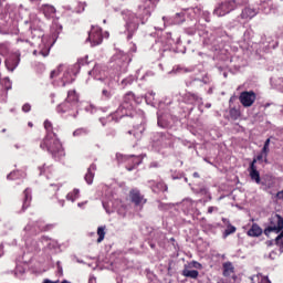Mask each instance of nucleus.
Instances as JSON below:
<instances>
[{
    "instance_id": "19",
    "label": "nucleus",
    "mask_w": 283,
    "mask_h": 283,
    "mask_svg": "<svg viewBox=\"0 0 283 283\" xmlns=\"http://www.w3.org/2000/svg\"><path fill=\"white\" fill-rule=\"evenodd\" d=\"M19 63H21V56L19 54H13L6 60V67L9 72H13L19 67Z\"/></svg>"
},
{
    "instance_id": "3",
    "label": "nucleus",
    "mask_w": 283,
    "mask_h": 283,
    "mask_svg": "<svg viewBox=\"0 0 283 283\" xmlns=\"http://www.w3.org/2000/svg\"><path fill=\"white\" fill-rule=\"evenodd\" d=\"M149 17H151V7L146 2L144 6L138 7L137 15L132 13V11H127L126 13V32H128L127 39L128 41L134 38L136 31L138 30V25H145L147 21H149Z\"/></svg>"
},
{
    "instance_id": "39",
    "label": "nucleus",
    "mask_w": 283,
    "mask_h": 283,
    "mask_svg": "<svg viewBox=\"0 0 283 283\" xmlns=\"http://www.w3.org/2000/svg\"><path fill=\"white\" fill-rule=\"evenodd\" d=\"M97 235H98V238H97L98 243H101L105 240V227L102 226V227L97 228Z\"/></svg>"
},
{
    "instance_id": "30",
    "label": "nucleus",
    "mask_w": 283,
    "mask_h": 283,
    "mask_svg": "<svg viewBox=\"0 0 283 283\" xmlns=\"http://www.w3.org/2000/svg\"><path fill=\"white\" fill-rule=\"evenodd\" d=\"M182 275L185 277H190L191 280H198V275H200V273L198 272V270L184 269Z\"/></svg>"
},
{
    "instance_id": "59",
    "label": "nucleus",
    "mask_w": 283,
    "mask_h": 283,
    "mask_svg": "<svg viewBox=\"0 0 283 283\" xmlns=\"http://www.w3.org/2000/svg\"><path fill=\"white\" fill-rule=\"evenodd\" d=\"M60 72H61V66H59L57 71L54 70L51 72L50 78H55V76H59Z\"/></svg>"
},
{
    "instance_id": "27",
    "label": "nucleus",
    "mask_w": 283,
    "mask_h": 283,
    "mask_svg": "<svg viewBox=\"0 0 283 283\" xmlns=\"http://www.w3.org/2000/svg\"><path fill=\"white\" fill-rule=\"evenodd\" d=\"M223 269V276L230 277L232 273H235V266H233V263L231 261H227L222 264Z\"/></svg>"
},
{
    "instance_id": "23",
    "label": "nucleus",
    "mask_w": 283,
    "mask_h": 283,
    "mask_svg": "<svg viewBox=\"0 0 283 283\" xmlns=\"http://www.w3.org/2000/svg\"><path fill=\"white\" fill-rule=\"evenodd\" d=\"M23 201H22V211H25V209H28L32 202V189L27 188L23 191Z\"/></svg>"
},
{
    "instance_id": "44",
    "label": "nucleus",
    "mask_w": 283,
    "mask_h": 283,
    "mask_svg": "<svg viewBox=\"0 0 283 283\" xmlns=\"http://www.w3.org/2000/svg\"><path fill=\"white\" fill-rule=\"evenodd\" d=\"M235 226L229 224L228 228L224 230L223 238H228V235H231V233H235Z\"/></svg>"
},
{
    "instance_id": "28",
    "label": "nucleus",
    "mask_w": 283,
    "mask_h": 283,
    "mask_svg": "<svg viewBox=\"0 0 283 283\" xmlns=\"http://www.w3.org/2000/svg\"><path fill=\"white\" fill-rule=\"evenodd\" d=\"M248 235L250 238H260V235H262V228H260L258 223H253L251 229L248 231Z\"/></svg>"
},
{
    "instance_id": "20",
    "label": "nucleus",
    "mask_w": 283,
    "mask_h": 283,
    "mask_svg": "<svg viewBox=\"0 0 283 283\" xmlns=\"http://www.w3.org/2000/svg\"><path fill=\"white\" fill-rule=\"evenodd\" d=\"M248 171L253 182H256V185H260V182H262V179L260 178V171H258V167L255 166V160L251 161Z\"/></svg>"
},
{
    "instance_id": "32",
    "label": "nucleus",
    "mask_w": 283,
    "mask_h": 283,
    "mask_svg": "<svg viewBox=\"0 0 283 283\" xmlns=\"http://www.w3.org/2000/svg\"><path fill=\"white\" fill-rule=\"evenodd\" d=\"M0 20L6 21L7 23L10 21V17L8 15L7 6L3 7L0 2Z\"/></svg>"
},
{
    "instance_id": "2",
    "label": "nucleus",
    "mask_w": 283,
    "mask_h": 283,
    "mask_svg": "<svg viewBox=\"0 0 283 283\" xmlns=\"http://www.w3.org/2000/svg\"><path fill=\"white\" fill-rule=\"evenodd\" d=\"M44 128L46 129V136L40 144V148L51 154L54 160H61L65 156V149H63V144H61V140L52 130V122L44 120Z\"/></svg>"
},
{
    "instance_id": "57",
    "label": "nucleus",
    "mask_w": 283,
    "mask_h": 283,
    "mask_svg": "<svg viewBox=\"0 0 283 283\" xmlns=\"http://www.w3.org/2000/svg\"><path fill=\"white\" fill-rule=\"evenodd\" d=\"M277 43L283 41V29L276 33Z\"/></svg>"
},
{
    "instance_id": "21",
    "label": "nucleus",
    "mask_w": 283,
    "mask_h": 283,
    "mask_svg": "<svg viewBox=\"0 0 283 283\" xmlns=\"http://www.w3.org/2000/svg\"><path fill=\"white\" fill-rule=\"evenodd\" d=\"M148 187H150L154 193H160V191H167V185L163 181L148 180Z\"/></svg>"
},
{
    "instance_id": "53",
    "label": "nucleus",
    "mask_w": 283,
    "mask_h": 283,
    "mask_svg": "<svg viewBox=\"0 0 283 283\" xmlns=\"http://www.w3.org/2000/svg\"><path fill=\"white\" fill-rule=\"evenodd\" d=\"M83 134H87L85 128H78L75 132H73V136H83Z\"/></svg>"
},
{
    "instance_id": "41",
    "label": "nucleus",
    "mask_w": 283,
    "mask_h": 283,
    "mask_svg": "<svg viewBox=\"0 0 283 283\" xmlns=\"http://www.w3.org/2000/svg\"><path fill=\"white\" fill-rule=\"evenodd\" d=\"M20 176H24V174L19 170L12 171L7 176V180H17Z\"/></svg>"
},
{
    "instance_id": "37",
    "label": "nucleus",
    "mask_w": 283,
    "mask_h": 283,
    "mask_svg": "<svg viewBox=\"0 0 283 283\" xmlns=\"http://www.w3.org/2000/svg\"><path fill=\"white\" fill-rule=\"evenodd\" d=\"M42 240H44V242H49L46 244L48 249H59V242L56 240H50L48 237H42Z\"/></svg>"
},
{
    "instance_id": "64",
    "label": "nucleus",
    "mask_w": 283,
    "mask_h": 283,
    "mask_svg": "<svg viewBox=\"0 0 283 283\" xmlns=\"http://www.w3.org/2000/svg\"><path fill=\"white\" fill-rule=\"evenodd\" d=\"M275 255H277V252L275 251L270 252V255H269L270 260H274Z\"/></svg>"
},
{
    "instance_id": "40",
    "label": "nucleus",
    "mask_w": 283,
    "mask_h": 283,
    "mask_svg": "<svg viewBox=\"0 0 283 283\" xmlns=\"http://www.w3.org/2000/svg\"><path fill=\"white\" fill-rule=\"evenodd\" d=\"M136 78L133 75H129L128 77L122 80L120 85L122 87H127V85H132Z\"/></svg>"
},
{
    "instance_id": "7",
    "label": "nucleus",
    "mask_w": 283,
    "mask_h": 283,
    "mask_svg": "<svg viewBox=\"0 0 283 283\" xmlns=\"http://www.w3.org/2000/svg\"><path fill=\"white\" fill-rule=\"evenodd\" d=\"M134 103H138V98H136L133 92H127L123 97L122 105L112 115V119L117 122L124 118V116H129V112L134 109ZM130 116H134V114L130 113Z\"/></svg>"
},
{
    "instance_id": "48",
    "label": "nucleus",
    "mask_w": 283,
    "mask_h": 283,
    "mask_svg": "<svg viewBox=\"0 0 283 283\" xmlns=\"http://www.w3.org/2000/svg\"><path fill=\"white\" fill-rule=\"evenodd\" d=\"M85 8H87V4L85 2H80L75 12H77V14H81V12H85Z\"/></svg>"
},
{
    "instance_id": "58",
    "label": "nucleus",
    "mask_w": 283,
    "mask_h": 283,
    "mask_svg": "<svg viewBox=\"0 0 283 283\" xmlns=\"http://www.w3.org/2000/svg\"><path fill=\"white\" fill-rule=\"evenodd\" d=\"M30 109H32V106L27 103L22 106V112H24L25 114H28V112H30Z\"/></svg>"
},
{
    "instance_id": "12",
    "label": "nucleus",
    "mask_w": 283,
    "mask_h": 283,
    "mask_svg": "<svg viewBox=\"0 0 283 283\" xmlns=\"http://www.w3.org/2000/svg\"><path fill=\"white\" fill-rule=\"evenodd\" d=\"M186 21V15L185 12H179L176 13L171 19L167 18V17H163V25L161 27H155V30H165V28H167V25H171V23L174 25H180L182 23H185Z\"/></svg>"
},
{
    "instance_id": "51",
    "label": "nucleus",
    "mask_w": 283,
    "mask_h": 283,
    "mask_svg": "<svg viewBox=\"0 0 283 283\" xmlns=\"http://www.w3.org/2000/svg\"><path fill=\"white\" fill-rule=\"evenodd\" d=\"M192 12L195 13V14H197V17H201V14H202V6H197V7H195V8H192Z\"/></svg>"
},
{
    "instance_id": "60",
    "label": "nucleus",
    "mask_w": 283,
    "mask_h": 283,
    "mask_svg": "<svg viewBox=\"0 0 283 283\" xmlns=\"http://www.w3.org/2000/svg\"><path fill=\"white\" fill-rule=\"evenodd\" d=\"M269 146H263L262 150H261V154L264 155V158H266L269 156Z\"/></svg>"
},
{
    "instance_id": "5",
    "label": "nucleus",
    "mask_w": 283,
    "mask_h": 283,
    "mask_svg": "<svg viewBox=\"0 0 283 283\" xmlns=\"http://www.w3.org/2000/svg\"><path fill=\"white\" fill-rule=\"evenodd\" d=\"M114 61L116 62V65H119V69H116V73L114 72V69H111L109 71L111 78L108 82H105L107 88L102 90V96L106 99L114 96V90L116 88V85H118V81H120V74L127 72V55H117L114 57ZM115 74H117V76H115Z\"/></svg>"
},
{
    "instance_id": "43",
    "label": "nucleus",
    "mask_w": 283,
    "mask_h": 283,
    "mask_svg": "<svg viewBox=\"0 0 283 283\" xmlns=\"http://www.w3.org/2000/svg\"><path fill=\"white\" fill-rule=\"evenodd\" d=\"M52 30H55L53 32V39H57L59 34H61V30H63V27L55 23V24L52 25Z\"/></svg>"
},
{
    "instance_id": "52",
    "label": "nucleus",
    "mask_w": 283,
    "mask_h": 283,
    "mask_svg": "<svg viewBox=\"0 0 283 283\" xmlns=\"http://www.w3.org/2000/svg\"><path fill=\"white\" fill-rule=\"evenodd\" d=\"M185 33L188 34V36H193L196 34V28H187L185 29Z\"/></svg>"
},
{
    "instance_id": "42",
    "label": "nucleus",
    "mask_w": 283,
    "mask_h": 283,
    "mask_svg": "<svg viewBox=\"0 0 283 283\" xmlns=\"http://www.w3.org/2000/svg\"><path fill=\"white\" fill-rule=\"evenodd\" d=\"M174 203H163L158 201V209L159 211H169V209H172Z\"/></svg>"
},
{
    "instance_id": "17",
    "label": "nucleus",
    "mask_w": 283,
    "mask_h": 283,
    "mask_svg": "<svg viewBox=\"0 0 283 283\" xmlns=\"http://www.w3.org/2000/svg\"><path fill=\"white\" fill-rule=\"evenodd\" d=\"M184 103L186 105H198L199 108L201 105H203L202 97L196 93L187 92L184 95Z\"/></svg>"
},
{
    "instance_id": "61",
    "label": "nucleus",
    "mask_w": 283,
    "mask_h": 283,
    "mask_svg": "<svg viewBox=\"0 0 283 283\" xmlns=\"http://www.w3.org/2000/svg\"><path fill=\"white\" fill-rule=\"evenodd\" d=\"M154 96H156V93H154V91L148 92V93L146 94V101H147V102L151 101V97H154Z\"/></svg>"
},
{
    "instance_id": "11",
    "label": "nucleus",
    "mask_w": 283,
    "mask_h": 283,
    "mask_svg": "<svg viewBox=\"0 0 283 283\" xmlns=\"http://www.w3.org/2000/svg\"><path fill=\"white\" fill-rule=\"evenodd\" d=\"M283 229V218L282 216L274 213L269 218V227L263 231L264 235L269 238L271 233H280Z\"/></svg>"
},
{
    "instance_id": "16",
    "label": "nucleus",
    "mask_w": 283,
    "mask_h": 283,
    "mask_svg": "<svg viewBox=\"0 0 283 283\" xmlns=\"http://www.w3.org/2000/svg\"><path fill=\"white\" fill-rule=\"evenodd\" d=\"M56 112L57 114H69L72 118L78 116V113H76V109L72 108V104L69 99H65L62 104L57 105Z\"/></svg>"
},
{
    "instance_id": "55",
    "label": "nucleus",
    "mask_w": 283,
    "mask_h": 283,
    "mask_svg": "<svg viewBox=\"0 0 283 283\" xmlns=\"http://www.w3.org/2000/svg\"><path fill=\"white\" fill-rule=\"evenodd\" d=\"M17 43H18V45H21V43H25V45H29L30 41L27 39H23V38H18Z\"/></svg>"
},
{
    "instance_id": "14",
    "label": "nucleus",
    "mask_w": 283,
    "mask_h": 283,
    "mask_svg": "<svg viewBox=\"0 0 283 283\" xmlns=\"http://www.w3.org/2000/svg\"><path fill=\"white\" fill-rule=\"evenodd\" d=\"M122 158V163H126V160L130 161V166H126L127 171H134V169H136V167H138V165H140L143 163V157L140 156H134V155H117V159L120 160Z\"/></svg>"
},
{
    "instance_id": "47",
    "label": "nucleus",
    "mask_w": 283,
    "mask_h": 283,
    "mask_svg": "<svg viewBox=\"0 0 283 283\" xmlns=\"http://www.w3.org/2000/svg\"><path fill=\"white\" fill-rule=\"evenodd\" d=\"M230 116L234 120H238L240 118V111H238L235 108L230 109Z\"/></svg>"
},
{
    "instance_id": "18",
    "label": "nucleus",
    "mask_w": 283,
    "mask_h": 283,
    "mask_svg": "<svg viewBox=\"0 0 283 283\" xmlns=\"http://www.w3.org/2000/svg\"><path fill=\"white\" fill-rule=\"evenodd\" d=\"M130 200L133 203H135V207H143V205L147 203V199H145V196L140 193L138 188L130 190Z\"/></svg>"
},
{
    "instance_id": "35",
    "label": "nucleus",
    "mask_w": 283,
    "mask_h": 283,
    "mask_svg": "<svg viewBox=\"0 0 283 283\" xmlns=\"http://www.w3.org/2000/svg\"><path fill=\"white\" fill-rule=\"evenodd\" d=\"M202 83H207V81L200 80V78H193V80L186 81V86L196 87V85H202Z\"/></svg>"
},
{
    "instance_id": "25",
    "label": "nucleus",
    "mask_w": 283,
    "mask_h": 283,
    "mask_svg": "<svg viewBox=\"0 0 283 283\" xmlns=\"http://www.w3.org/2000/svg\"><path fill=\"white\" fill-rule=\"evenodd\" d=\"M96 174V164H92L88 168H87V172L85 174V182H87L88 185H92V182H94V176Z\"/></svg>"
},
{
    "instance_id": "62",
    "label": "nucleus",
    "mask_w": 283,
    "mask_h": 283,
    "mask_svg": "<svg viewBox=\"0 0 283 283\" xmlns=\"http://www.w3.org/2000/svg\"><path fill=\"white\" fill-rule=\"evenodd\" d=\"M253 160H255V163H258L260 160H264V155L261 153L256 157H254Z\"/></svg>"
},
{
    "instance_id": "50",
    "label": "nucleus",
    "mask_w": 283,
    "mask_h": 283,
    "mask_svg": "<svg viewBox=\"0 0 283 283\" xmlns=\"http://www.w3.org/2000/svg\"><path fill=\"white\" fill-rule=\"evenodd\" d=\"M8 101V92L0 90V103H6Z\"/></svg>"
},
{
    "instance_id": "9",
    "label": "nucleus",
    "mask_w": 283,
    "mask_h": 283,
    "mask_svg": "<svg viewBox=\"0 0 283 283\" xmlns=\"http://www.w3.org/2000/svg\"><path fill=\"white\" fill-rule=\"evenodd\" d=\"M258 9L252 7H245L242 9L241 13L235 17V19L230 22V28H238V25H244L249 23L251 19L258 17Z\"/></svg>"
},
{
    "instance_id": "4",
    "label": "nucleus",
    "mask_w": 283,
    "mask_h": 283,
    "mask_svg": "<svg viewBox=\"0 0 283 283\" xmlns=\"http://www.w3.org/2000/svg\"><path fill=\"white\" fill-rule=\"evenodd\" d=\"M56 227V223H45L43 220L29 221V223L23 229V238L25 241V247L30 253L39 251V243L36 241H28L31 235H36L43 233V231H52Z\"/></svg>"
},
{
    "instance_id": "26",
    "label": "nucleus",
    "mask_w": 283,
    "mask_h": 283,
    "mask_svg": "<svg viewBox=\"0 0 283 283\" xmlns=\"http://www.w3.org/2000/svg\"><path fill=\"white\" fill-rule=\"evenodd\" d=\"M87 59H88L87 55H85L84 57L78 59V60H77V63H75V64L71 67V72H72L73 74H78L81 67H83V65H87V63H90V62H87Z\"/></svg>"
},
{
    "instance_id": "6",
    "label": "nucleus",
    "mask_w": 283,
    "mask_h": 283,
    "mask_svg": "<svg viewBox=\"0 0 283 283\" xmlns=\"http://www.w3.org/2000/svg\"><path fill=\"white\" fill-rule=\"evenodd\" d=\"M115 56H127V54H123V53L115 54L109 62L108 71H105V66L96 64L93 67V70L88 72L90 76H93V78H95L96 81H103L104 83H108L109 80L112 78L109 76L111 70H114L115 76H118V74H116V70H120V65L116 64V60H114Z\"/></svg>"
},
{
    "instance_id": "33",
    "label": "nucleus",
    "mask_w": 283,
    "mask_h": 283,
    "mask_svg": "<svg viewBox=\"0 0 283 283\" xmlns=\"http://www.w3.org/2000/svg\"><path fill=\"white\" fill-rule=\"evenodd\" d=\"M43 13L45 17L50 18L52 14H56V8H54V6L46 4L43 8Z\"/></svg>"
},
{
    "instance_id": "45",
    "label": "nucleus",
    "mask_w": 283,
    "mask_h": 283,
    "mask_svg": "<svg viewBox=\"0 0 283 283\" xmlns=\"http://www.w3.org/2000/svg\"><path fill=\"white\" fill-rule=\"evenodd\" d=\"M85 112H87L88 114H96V112H98V108L94 106V104H90L85 107Z\"/></svg>"
},
{
    "instance_id": "54",
    "label": "nucleus",
    "mask_w": 283,
    "mask_h": 283,
    "mask_svg": "<svg viewBox=\"0 0 283 283\" xmlns=\"http://www.w3.org/2000/svg\"><path fill=\"white\" fill-rule=\"evenodd\" d=\"M40 170V176H43V174H45V171H50V167L43 165L41 167H39Z\"/></svg>"
},
{
    "instance_id": "56",
    "label": "nucleus",
    "mask_w": 283,
    "mask_h": 283,
    "mask_svg": "<svg viewBox=\"0 0 283 283\" xmlns=\"http://www.w3.org/2000/svg\"><path fill=\"white\" fill-rule=\"evenodd\" d=\"M275 245L280 247V249H283V238L279 239V237L275 238Z\"/></svg>"
},
{
    "instance_id": "13",
    "label": "nucleus",
    "mask_w": 283,
    "mask_h": 283,
    "mask_svg": "<svg viewBox=\"0 0 283 283\" xmlns=\"http://www.w3.org/2000/svg\"><path fill=\"white\" fill-rule=\"evenodd\" d=\"M86 41L91 42L92 48L101 45L103 43V31L101 28L92 27Z\"/></svg>"
},
{
    "instance_id": "24",
    "label": "nucleus",
    "mask_w": 283,
    "mask_h": 283,
    "mask_svg": "<svg viewBox=\"0 0 283 283\" xmlns=\"http://www.w3.org/2000/svg\"><path fill=\"white\" fill-rule=\"evenodd\" d=\"M273 1L277 0H266L261 3V10L264 14H270L271 10H277V4H274Z\"/></svg>"
},
{
    "instance_id": "36",
    "label": "nucleus",
    "mask_w": 283,
    "mask_h": 283,
    "mask_svg": "<svg viewBox=\"0 0 283 283\" xmlns=\"http://www.w3.org/2000/svg\"><path fill=\"white\" fill-rule=\"evenodd\" d=\"M0 84L2 85L4 92L12 90V81H10L9 77L0 80Z\"/></svg>"
},
{
    "instance_id": "15",
    "label": "nucleus",
    "mask_w": 283,
    "mask_h": 283,
    "mask_svg": "<svg viewBox=\"0 0 283 283\" xmlns=\"http://www.w3.org/2000/svg\"><path fill=\"white\" fill-rule=\"evenodd\" d=\"M255 98H258V95L253 91H244L239 96V101L243 107H251L255 103Z\"/></svg>"
},
{
    "instance_id": "38",
    "label": "nucleus",
    "mask_w": 283,
    "mask_h": 283,
    "mask_svg": "<svg viewBox=\"0 0 283 283\" xmlns=\"http://www.w3.org/2000/svg\"><path fill=\"white\" fill-rule=\"evenodd\" d=\"M78 193H81V190L74 189L72 192L66 195V200L74 202L78 198Z\"/></svg>"
},
{
    "instance_id": "22",
    "label": "nucleus",
    "mask_w": 283,
    "mask_h": 283,
    "mask_svg": "<svg viewBox=\"0 0 283 283\" xmlns=\"http://www.w3.org/2000/svg\"><path fill=\"white\" fill-rule=\"evenodd\" d=\"M66 101L71 103L72 109H75V114H78V94H76V91H69Z\"/></svg>"
},
{
    "instance_id": "63",
    "label": "nucleus",
    "mask_w": 283,
    "mask_h": 283,
    "mask_svg": "<svg viewBox=\"0 0 283 283\" xmlns=\"http://www.w3.org/2000/svg\"><path fill=\"white\" fill-rule=\"evenodd\" d=\"M213 211H218V207L210 206L208 208V213H213Z\"/></svg>"
},
{
    "instance_id": "31",
    "label": "nucleus",
    "mask_w": 283,
    "mask_h": 283,
    "mask_svg": "<svg viewBox=\"0 0 283 283\" xmlns=\"http://www.w3.org/2000/svg\"><path fill=\"white\" fill-rule=\"evenodd\" d=\"M10 54V43H0V56H8Z\"/></svg>"
},
{
    "instance_id": "29",
    "label": "nucleus",
    "mask_w": 283,
    "mask_h": 283,
    "mask_svg": "<svg viewBox=\"0 0 283 283\" xmlns=\"http://www.w3.org/2000/svg\"><path fill=\"white\" fill-rule=\"evenodd\" d=\"M143 123H145V113L142 112L140 125L134 130L135 138H140V136H143V133L145 132V125H143Z\"/></svg>"
},
{
    "instance_id": "10",
    "label": "nucleus",
    "mask_w": 283,
    "mask_h": 283,
    "mask_svg": "<svg viewBox=\"0 0 283 283\" xmlns=\"http://www.w3.org/2000/svg\"><path fill=\"white\" fill-rule=\"evenodd\" d=\"M235 8H238L235 0H222L216 6L212 14L214 17H227V14L233 12Z\"/></svg>"
},
{
    "instance_id": "1",
    "label": "nucleus",
    "mask_w": 283,
    "mask_h": 283,
    "mask_svg": "<svg viewBox=\"0 0 283 283\" xmlns=\"http://www.w3.org/2000/svg\"><path fill=\"white\" fill-rule=\"evenodd\" d=\"M25 25H29L32 44L38 43V50L33 51L34 56H49L52 44L48 43V38H45V32H43V22L36 18V15L31 14L29 20L24 21Z\"/></svg>"
},
{
    "instance_id": "34",
    "label": "nucleus",
    "mask_w": 283,
    "mask_h": 283,
    "mask_svg": "<svg viewBox=\"0 0 283 283\" xmlns=\"http://www.w3.org/2000/svg\"><path fill=\"white\" fill-rule=\"evenodd\" d=\"M7 14L9 15V20L14 19V17H17V6L7 4Z\"/></svg>"
},
{
    "instance_id": "49",
    "label": "nucleus",
    "mask_w": 283,
    "mask_h": 283,
    "mask_svg": "<svg viewBox=\"0 0 283 283\" xmlns=\"http://www.w3.org/2000/svg\"><path fill=\"white\" fill-rule=\"evenodd\" d=\"M201 17L207 23L211 22V13L209 11H202Z\"/></svg>"
},
{
    "instance_id": "46",
    "label": "nucleus",
    "mask_w": 283,
    "mask_h": 283,
    "mask_svg": "<svg viewBox=\"0 0 283 283\" xmlns=\"http://www.w3.org/2000/svg\"><path fill=\"white\" fill-rule=\"evenodd\" d=\"M177 72L179 74H187L189 72H193V69L185 67V66H177Z\"/></svg>"
},
{
    "instance_id": "8",
    "label": "nucleus",
    "mask_w": 283,
    "mask_h": 283,
    "mask_svg": "<svg viewBox=\"0 0 283 283\" xmlns=\"http://www.w3.org/2000/svg\"><path fill=\"white\" fill-rule=\"evenodd\" d=\"M153 147L156 151L174 149V137L169 133H155L153 136Z\"/></svg>"
}]
</instances>
